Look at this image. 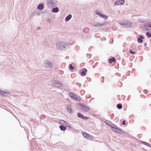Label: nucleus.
I'll return each mask as SVG.
<instances>
[{"mask_svg": "<svg viewBox=\"0 0 151 151\" xmlns=\"http://www.w3.org/2000/svg\"><path fill=\"white\" fill-rule=\"evenodd\" d=\"M81 108L83 109V111H84L87 112L89 110V108L88 106L85 105L84 104V105H83L81 106Z\"/></svg>", "mask_w": 151, "mask_h": 151, "instance_id": "9d476101", "label": "nucleus"}, {"mask_svg": "<svg viewBox=\"0 0 151 151\" xmlns=\"http://www.w3.org/2000/svg\"><path fill=\"white\" fill-rule=\"evenodd\" d=\"M115 58L114 57H113L111 58H110L109 59V62L111 64L112 63V62H115Z\"/></svg>", "mask_w": 151, "mask_h": 151, "instance_id": "4be33fe9", "label": "nucleus"}, {"mask_svg": "<svg viewBox=\"0 0 151 151\" xmlns=\"http://www.w3.org/2000/svg\"><path fill=\"white\" fill-rule=\"evenodd\" d=\"M116 106H117V108L119 109H121L122 107V105L121 104H117V105Z\"/></svg>", "mask_w": 151, "mask_h": 151, "instance_id": "a878e982", "label": "nucleus"}, {"mask_svg": "<svg viewBox=\"0 0 151 151\" xmlns=\"http://www.w3.org/2000/svg\"><path fill=\"white\" fill-rule=\"evenodd\" d=\"M59 11V8L57 7H56L53 8L52 10V12L53 13H57Z\"/></svg>", "mask_w": 151, "mask_h": 151, "instance_id": "a211bd4d", "label": "nucleus"}, {"mask_svg": "<svg viewBox=\"0 0 151 151\" xmlns=\"http://www.w3.org/2000/svg\"><path fill=\"white\" fill-rule=\"evenodd\" d=\"M80 98V97H78L77 96H77H75V98H74V99H74L75 100H76V101H81Z\"/></svg>", "mask_w": 151, "mask_h": 151, "instance_id": "bb28decb", "label": "nucleus"}, {"mask_svg": "<svg viewBox=\"0 0 151 151\" xmlns=\"http://www.w3.org/2000/svg\"><path fill=\"white\" fill-rule=\"evenodd\" d=\"M67 110L70 113H71L73 112L71 106H67Z\"/></svg>", "mask_w": 151, "mask_h": 151, "instance_id": "412c9836", "label": "nucleus"}, {"mask_svg": "<svg viewBox=\"0 0 151 151\" xmlns=\"http://www.w3.org/2000/svg\"><path fill=\"white\" fill-rule=\"evenodd\" d=\"M65 122H65L63 120H60V122L61 124H63V123H64L65 124Z\"/></svg>", "mask_w": 151, "mask_h": 151, "instance_id": "f704fd0d", "label": "nucleus"}, {"mask_svg": "<svg viewBox=\"0 0 151 151\" xmlns=\"http://www.w3.org/2000/svg\"><path fill=\"white\" fill-rule=\"evenodd\" d=\"M56 45L57 48L60 50H64L65 48L68 46L67 43L62 42H58Z\"/></svg>", "mask_w": 151, "mask_h": 151, "instance_id": "f257e3e1", "label": "nucleus"}, {"mask_svg": "<svg viewBox=\"0 0 151 151\" xmlns=\"http://www.w3.org/2000/svg\"><path fill=\"white\" fill-rule=\"evenodd\" d=\"M45 66L46 68H50L52 65V63L49 60H47L44 63Z\"/></svg>", "mask_w": 151, "mask_h": 151, "instance_id": "20e7f679", "label": "nucleus"}, {"mask_svg": "<svg viewBox=\"0 0 151 151\" xmlns=\"http://www.w3.org/2000/svg\"><path fill=\"white\" fill-rule=\"evenodd\" d=\"M53 0H50L47 2L48 5L49 6H52L54 4Z\"/></svg>", "mask_w": 151, "mask_h": 151, "instance_id": "dca6fc26", "label": "nucleus"}, {"mask_svg": "<svg viewBox=\"0 0 151 151\" xmlns=\"http://www.w3.org/2000/svg\"><path fill=\"white\" fill-rule=\"evenodd\" d=\"M53 85L57 87H60L62 86V84L60 81H53Z\"/></svg>", "mask_w": 151, "mask_h": 151, "instance_id": "7ed1b4c3", "label": "nucleus"}, {"mask_svg": "<svg viewBox=\"0 0 151 151\" xmlns=\"http://www.w3.org/2000/svg\"><path fill=\"white\" fill-rule=\"evenodd\" d=\"M40 28H41L40 27H39L37 28V29H38V30H39V29H40Z\"/></svg>", "mask_w": 151, "mask_h": 151, "instance_id": "ea45409f", "label": "nucleus"}, {"mask_svg": "<svg viewBox=\"0 0 151 151\" xmlns=\"http://www.w3.org/2000/svg\"><path fill=\"white\" fill-rule=\"evenodd\" d=\"M105 122L106 124H107V125H109V126L110 127L111 129L112 128V127H113V126H116L115 124H113L111 122L109 121L106 120L105 121Z\"/></svg>", "mask_w": 151, "mask_h": 151, "instance_id": "6e6552de", "label": "nucleus"}, {"mask_svg": "<svg viewBox=\"0 0 151 151\" xmlns=\"http://www.w3.org/2000/svg\"><path fill=\"white\" fill-rule=\"evenodd\" d=\"M144 46H147V44L146 43H145L144 44Z\"/></svg>", "mask_w": 151, "mask_h": 151, "instance_id": "a19ab883", "label": "nucleus"}, {"mask_svg": "<svg viewBox=\"0 0 151 151\" xmlns=\"http://www.w3.org/2000/svg\"><path fill=\"white\" fill-rule=\"evenodd\" d=\"M101 17L105 19H108V17L106 15L102 14Z\"/></svg>", "mask_w": 151, "mask_h": 151, "instance_id": "2f4dec72", "label": "nucleus"}, {"mask_svg": "<svg viewBox=\"0 0 151 151\" xmlns=\"http://www.w3.org/2000/svg\"><path fill=\"white\" fill-rule=\"evenodd\" d=\"M72 16L71 14L68 15L65 18V20L67 22L69 21L71 18Z\"/></svg>", "mask_w": 151, "mask_h": 151, "instance_id": "aec40b11", "label": "nucleus"}, {"mask_svg": "<svg viewBox=\"0 0 151 151\" xmlns=\"http://www.w3.org/2000/svg\"><path fill=\"white\" fill-rule=\"evenodd\" d=\"M78 117L80 118H82L83 119H88V117L84 116L80 113H78L77 114Z\"/></svg>", "mask_w": 151, "mask_h": 151, "instance_id": "1a4fd4ad", "label": "nucleus"}, {"mask_svg": "<svg viewBox=\"0 0 151 151\" xmlns=\"http://www.w3.org/2000/svg\"><path fill=\"white\" fill-rule=\"evenodd\" d=\"M9 91H4V93H3V94H2V95H4L5 94H6V95H8L9 94Z\"/></svg>", "mask_w": 151, "mask_h": 151, "instance_id": "72a5a7b5", "label": "nucleus"}, {"mask_svg": "<svg viewBox=\"0 0 151 151\" xmlns=\"http://www.w3.org/2000/svg\"><path fill=\"white\" fill-rule=\"evenodd\" d=\"M144 38V37L142 35H139V37L138 38V42L139 43H142L143 42L142 40Z\"/></svg>", "mask_w": 151, "mask_h": 151, "instance_id": "f8f14e48", "label": "nucleus"}, {"mask_svg": "<svg viewBox=\"0 0 151 151\" xmlns=\"http://www.w3.org/2000/svg\"><path fill=\"white\" fill-rule=\"evenodd\" d=\"M4 93V91H1L0 89V94L1 95H2V94H3V93Z\"/></svg>", "mask_w": 151, "mask_h": 151, "instance_id": "e433bc0d", "label": "nucleus"}, {"mask_svg": "<svg viewBox=\"0 0 151 151\" xmlns=\"http://www.w3.org/2000/svg\"><path fill=\"white\" fill-rule=\"evenodd\" d=\"M44 8V5L43 4H40L37 6V9L40 10H42Z\"/></svg>", "mask_w": 151, "mask_h": 151, "instance_id": "4468645a", "label": "nucleus"}, {"mask_svg": "<svg viewBox=\"0 0 151 151\" xmlns=\"http://www.w3.org/2000/svg\"><path fill=\"white\" fill-rule=\"evenodd\" d=\"M96 14L98 15L100 17H101V16L102 14L100 12H99L98 11H96Z\"/></svg>", "mask_w": 151, "mask_h": 151, "instance_id": "c85d7f7f", "label": "nucleus"}, {"mask_svg": "<svg viewBox=\"0 0 151 151\" xmlns=\"http://www.w3.org/2000/svg\"><path fill=\"white\" fill-rule=\"evenodd\" d=\"M144 28L146 29V31L150 30L148 28L149 27H151V24L150 22H148L145 23L144 25Z\"/></svg>", "mask_w": 151, "mask_h": 151, "instance_id": "39448f33", "label": "nucleus"}, {"mask_svg": "<svg viewBox=\"0 0 151 151\" xmlns=\"http://www.w3.org/2000/svg\"><path fill=\"white\" fill-rule=\"evenodd\" d=\"M120 24L125 28L131 27L132 25L131 23L128 22L126 23H120Z\"/></svg>", "mask_w": 151, "mask_h": 151, "instance_id": "f03ea898", "label": "nucleus"}, {"mask_svg": "<svg viewBox=\"0 0 151 151\" xmlns=\"http://www.w3.org/2000/svg\"><path fill=\"white\" fill-rule=\"evenodd\" d=\"M125 122L126 121L125 120H123L122 123V124L123 125H125Z\"/></svg>", "mask_w": 151, "mask_h": 151, "instance_id": "4c0bfd02", "label": "nucleus"}, {"mask_svg": "<svg viewBox=\"0 0 151 151\" xmlns=\"http://www.w3.org/2000/svg\"><path fill=\"white\" fill-rule=\"evenodd\" d=\"M104 77H102L101 78V82H104Z\"/></svg>", "mask_w": 151, "mask_h": 151, "instance_id": "c9c22d12", "label": "nucleus"}, {"mask_svg": "<svg viewBox=\"0 0 151 151\" xmlns=\"http://www.w3.org/2000/svg\"><path fill=\"white\" fill-rule=\"evenodd\" d=\"M60 129L62 131H65L66 130L67 128L63 125H60Z\"/></svg>", "mask_w": 151, "mask_h": 151, "instance_id": "5701e85b", "label": "nucleus"}, {"mask_svg": "<svg viewBox=\"0 0 151 151\" xmlns=\"http://www.w3.org/2000/svg\"><path fill=\"white\" fill-rule=\"evenodd\" d=\"M65 124L67 127H71V124L67 122H65Z\"/></svg>", "mask_w": 151, "mask_h": 151, "instance_id": "7c9ffc66", "label": "nucleus"}, {"mask_svg": "<svg viewBox=\"0 0 151 151\" xmlns=\"http://www.w3.org/2000/svg\"><path fill=\"white\" fill-rule=\"evenodd\" d=\"M129 52H130V53L132 55H134L135 54V52L133 51L132 50L130 49L129 50Z\"/></svg>", "mask_w": 151, "mask_h": 151, "instance_id": "473e14b6", "label": "nucleus"}, {"mask_svg": "<svg viewBox=\"0 0 151 151\" xmlns=\"http://www.w3.org/2000/svg\"><path fill=\"white\" fill-rule=\"evenodd\" d=\"M44 116V118H45V116L44 115H42V116Z\"/></svg>", "mask_w": 151, "mask_h": 151, "instance_id": "79ce46f5", "label": "nucleus"}, {"mask_svg": "<svg viewBox=\"0 0 151 151\" xmlns=\"http://www.w3.org/2000/svg\"><path fill=\"white\" fill-rule=\"evenodd\" d=\"M149 21V20H146L143 19H139L138 20V21L139 22H141L142 23L146 22Z\"/></svg>", "mask_w": 151, "mask_h": 151, "instance_id": "b1692460", "label": "nucleus"}, {"mask_svg": "<svg viewBox=\"0 0 151 151\" xmlns=\"http://www.w3.org/2000/svg\"><path fill=\"white\" fill-rule=\"evenodd\" d=\"M117 133L120 134H122L124 133V131L118 128V130H117Z\"/></svg>", "mask_w": 151, "mask_h": 151, "instance_id": "393cba45", "label": "nucleus"}, {"mask_svg": "<svg viewBox=\"0 0 151 151\" xmlns=\"http://www.w3.org/2000/svg\"><path fill=\"white\" fill-rule=\"evenodd\" d=\"M124 3V0H119L118 1L115 2L114 4L115 5H123Z\"/></svg>", "mask_w": 151, "mask_h": 151, "instance_id": "423d86ee", "label": "nucleus"}, {"mask_svg": "<svg viewBox=\"0 0 151 151\" xmlns=\"http://www.w3.org/2000/svg\"><path fill=\"white\" fill-rule=\"evenodd\" d=\"M118 127L116 125V126H114L113 127H112V130L115 132H117V130H118V128H117Z\"/></svg>", "mask_w": 151, "mask_h": 151, "instance_id": "6ab92c4d", "label": "nucleus"}, {"mask_svg": "<svg viewBox=\"0 0 151 151\" xmlns=\"http://www.w3.org/2000/svg\"><path fill=\"white\" fill-rule=\"evenodd\" d=\"M69 68L70 70H74L75 69V68L74 66H73L72 64H70L69 65Z\"/></svg>", "mask_w": 151, "mask_h": 151, "instance_id": "cd10ccee", "label": "nucleus"}, {"mask_svg": "<svg viewBox=\"0 0 151 151\" xmlns=\"http://www.w3.org/2000/svg\"><path fill=\"white\" fill-rule=\"evenodd\" d=\"M69 95L70 97L73 99H74L75 97L77 96V95L72 92H70Z\"/></svg>", "mask_w": 151, "mask_h": 151, "instance_id": "f3484780", "label": "nucleus"}, {"mask_svg": "<svg viewBox=\"0 0 151 151\" xmlns=\"http://www.w3.org/2000/svg\"><path fill=\"white\" fill-rule=\"evenodd\" d=\"M82 134L83 135L84 137L86 138L90 139V138H92V137H90V135L89 134L86 132H83L82 133Z\"/></svg>", "mask_w": 151, "mask_h": 151, "instance_id": "9b49d317", "label": "nucleus"}, {"mask_svg": "<svg viewBox=\"0 0 151 151\" xmlns=\"http://www.w3.org/2000/svg\"><path fill=\"white\" fill-rule=\"evenodd\" d=\"M51 20L50 19H47V21L49 22V23H50L51 22Z\"/></svg>", "mask_w": 151, "mask_h": 151, "instance_id": "58836bf2", "label": "nucleus"}, {"mask_svg": "<svg viewBox=\"0 0 151 151\" xmlns=\"http://www.w3.org/2000/svg\"><path fill=\"white\" fill-rule=\"evenodd\" d=\"M87 70L86 68H83L81 71V74L82 76H84L86 75V72H87Z\"/></svg>", "mask_w": 151, "mask_h": 151, "instance_id": "ddd939ff", "label": "nucleus"}, {"mask_svg": "<svg viewBox=\"0 0 151 151\" xmlns=\"http://www.w3.org/2000/svg\"><path fill=\"white\" fill-rule=\"evenodd\" d=\"M105 24V23H99V22H95L93 25L94 27H100L104 26Z\"/></svg>", "mask_w": 151, "mask_h": 151, "instance_id": "0eeeda50", "label": "nucleus"}, {"mask_svg": "<svg viewBox=\"0 0 151 151\" xmlns=\"http://www.w3.org/2000/svg\"><path fill=\"white\" fill-rule=\"evenodd\" d=\"M140 143L144 144L148 147L151 148V145L149 143H148L145 141H141L140 142Z\"/></svg>", "mask_w": 151, "mask_h": 151, "instance_id": "2eb2a0df", "label": "nucleus"}, {"mask_svg": "<svg viewBox=\"0 0 151 151\" xmlns=\"http://www.w3.org/2000/svg\"><path fill=\"white\" fill-rule=\"evenodd\" d=\"M146 35L148 37V38H149L151 37V33H150L149 32H147L146 33Z\"/></svg>", "mask_w": 151, "mask_h": 151, "instance_id": "c756f323", "label": "nucleus"}]
</instances>
